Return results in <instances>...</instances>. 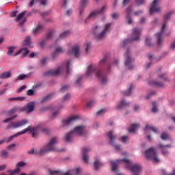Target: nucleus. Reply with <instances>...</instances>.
Returning a JSON list of instances; mask_svg holds the SVG:
<instances>
[{
  "label": "nucleus",
  "mask_w": 175,
  "mask_h": 175,
  "mask_svg": "<svg viewBox=\"0 0 175 175\" xmlns=\"http://www.w3.org/2000/svg\"><path fill=\"white\" fill-rule=\"evenodd\" d=\"M111 23H107L105 25L104 29L102 31V27L100 26H95L94 28V34L96 40H103L109 33H110ZM100 31H102L100 32Z\"/></svg>",
  "instance_id": "f257e3e1"
},
{
  "label": "nucleus",
  "mask_w": 175,
  "mask_h": 175,
  "mask_svg": "<svg viewBox=\"0 0 175 175\" xmlns=\"http://www.w3.org/2000/svg\"><path fill=\"white\" fill-rule=\"evenodd\" d=\"M172 13H173V12H170L164 16V23L163 24V26L161 28V31L156 33V38L157 39L158 47H161V46H162V44H163L164 39H163V37L162 36V35H163V33H165V30L166 29V28L167 27V24L166 23V22L168 20H170V16H172Z\"/></svg>",
  "instance_id": "f03ea898"
},
{
  "label": "nucleus",
  "mask_w": 175,
  "mask_h": 175,
  "mask_svg": "<svg viewBox=\"0 0 175 175\" xmlns=\"http://www.w3.org/2000/svg\"><path fill=\"white\" fill-rule=\"evenodd\" d=\"M116 162L118 163H122V162H125L126 167L129 169L135 175L140 174V172H142V165L139 164H134L132 165V161L127 159H117Z\"/></svg>",
  "instance_id": "7ed1b4c3"
},
{
  "label": "nucleus",
  "mask_w": 175,
  "mask_h": 175,
  "mask_svg": "<svg viewBox=\"0 0 175 175\" xmlns=\"http://www.w3.org/2000/svg\"><path fill=\"white\" fill-rule=\"evenodd\" d=\"M72 60L67 61L66 65L63 64L62 66L59 67L57 70H50L45 72L44 76H58L61 72H64V69L67 70V75L70 73V64Z\"/></svg>",
  "instance_id": "20e7f679"
},
{
  "label": "nucleus",
  "mask_w": 175,
  "mask_h": 175,
  "mask_svg": "<svg viewBox=\"0 0 175 175\" xmlns=\"http://www.w3.org/2000/svg\"><path fill=\"white\" fill-rule=\"evenodd\" d=\"M85 133V126H78L68 133L66 136V141L70 142L73 139L74 136L79 135V136H83Z\"/></svg>",
  "instance_id": "39448f33"
},
{
  "label": "nucleus",
  "mask_w": 175,
  "mask_h": 175,
  "mask_svg": "<svg viewBox=\"0 0 175 175\" xmlns=\"http://www.w3.org/2000/svg\"><path fill=\"white\" fill-rule=\"evenodd\" d=\"M58 143V137H55L51 139L49 143L45 146L44 152L47 154V152H51V151H62L61 150H58L57 148L54 147L55 144Z\"/></svg>",
  "instance_id": "423d86ee"
},
{
  "label": "nucleus",
  "mask_w": 175,
  "mask_h": 175,
  "mask_svg": "<svg viewBox=\"0 0 175 175\" xmlns=\"http://www.w3.org/2000/svg\"><path fill=\"white\" fill-rule=\"evenodd\" d=\"M145 156L147 159H150V161H154L158 163L159 162V159H158V155L157 154V151H155V148H150L145 151Z\"/></svg>",
  "instance_id": "0eeeda50"
},
{
  "label": "nucleus",
  "mask_w": 175,
  "mask_h": 175,
  "mask_svg": "<svg viewBox=\"0 0 175 175\" xmlns=\"http://www.w3.org/2000/svg\"><path fill=\"white\" fill-rule=\"evenodd\" d=\"M28 124V120L27 119H23L16 122H11L7 126V129H16L17 128H21Z\"/></svg>",
  "instance_id": "6e6552de"
},
{
  "label": "nucleus",
  "mask_w": 175,
  "mask_h": 175,
  "mask_svg": "<svg viewBox=\"0 0 175 175\" xmlns=\"http://www.w3.org/2000/svg\"><path fill=\"white\" fill-rule=\"evenodd\" d=\"M140 33H142V30L139 28H135L131 36V40H125L123 41V47H125L128 43H131L132 40H139Z\"/></svg>",
  "instance_id": "1a4fd4ad"
},
{
  "label": "nucleus",
  "mask_w": 175,
  "mask_h": 175,
  "mask_svg": "<svg viewBox=\"0 0 175 175\" xmlns=\"http://www.w3.org/2000/svg\"><path fill=\"white\" fill-rule=\"evenodd\" d=\"M124 57H125V62H124L125 66L129 68V69H131V70L133 69V66L131 65V64H132V62H133L135 59L132 58V56L131 55V52H129V49H127L126 53L124 54Z\"/></svg>",
  "instance_id": "9d476101"
},
{
  "label": "nucleus",
  "mask_w": 175,
  "mask_h": 175,
  "mask_svg": "<svg viewBox=\"0 0 175 175\" xmlns=\"http://www.w3.org/2000/svg\"><path fill=\"white\" fill-rule=\"evenodd\" d=\"M105 9H106L105 6H103L100 10H96L93 12H92L89 16L86 18V19L85 20V23L87 24V23L88 22V20H91L92 18H95V17H96L97 14H103L104 12H105Z\"/></svg>",
  "instance_id": "9b49d317"
},
{
  "label": "nucleus",
  "mask_w": 175,
  "mask_h": 175,
  "mask_svg": "<svg viewBox=\"0 0 175 175\" xmlns=\"http://www.w3.org/2000/svg\"><path fill=\"white\" fill-rule=\"evenodd\" d=\"M21 111H25L27 114L32 113L35 110V101L29 102L24 107L21 108Z\"/></svg>",
  "instance_id": "f8f14e48"
},
{
  "label": "nucleus",
  "mask_w": 175,
  "mask_h": 175,
  "mask_svg": "<svg viewBox=\"0 0 175 175\" xmlns=\"http://www.w3.org/2000/svg\"><path fill=\"white\" fill-rule=\"evenodd\" d=\"M159 0H154L152 2V5L150 7V14H152L154 13H159V12H161V7H159V5H158V1Z\"/></svg>",
  "instance_id": "ddd939ff"
},
{
  "label": "nucleus",
  "mask_w": 175,
  "mask_h": 175,
  "mask_svg": "<svg viewBox=\"0 0 175 175\" xmlns=\"http://www.w3.org/2000/svg\"><path fill=\"white\" fill-rule=\"evenodd\" d=\"M96 77H97V79L102 80L101 81L102 84H106V83H107V77H106V75L103 74V71L102 70H99L96 73Z\"/></svg>",
  "instance_id": "4468645a"
},
{
  "label": "nucleus",
  "mask_w": 175,
  "mask_h": 175,
  "mask_svg": "<svg viewBox=\"0 0 175 175\" xmlns=\"http://www.w3.org/2000/svg\"><path fill=\"white\" fill-rule=\"evenodd\" d=\"M36 131V127L31 128V126H29L26 129H24L21 131H18L14 135L15 137H17V136H20V135H24L27 133V132H35Z\"/></svg>",
  "instance_id": "2eb2a0df"
},
{
  "label": "nucleus",
  "mask_w": 175,
  "mask_h": 175,
  "mask_svg": "<svg viewBox=\"0 0 175 175\" xmlns=\"http://www.w3.org/2000/svg\"><path fill=\"white\" fill-rule=\"evenodd\" d=\"M158 148H160L161 150V153L163 155L166 156L167 154H169V151L166 148H172V146L170 144L167 145H163V144H159L158 146Z\"/></svg>",
  "instance_id": "dca6fc26"
},
{
  "label": "nucleus",
  "mask_w": 175,
  "mask_h": 175,
  "mask_svg": "<svg viewBox=\"0 0 175 175\" xmlns=\"http://www.w3.org/2000/svg\"><path fill=\"white\" fill-rule=\"evenodd\" d=\"M78 118H79L78 116L70 117L67 120H63L62 124L63 125H70V124H72V122H75V121H76V120H77Z\"/></svg>",
  "instance_id": "f3484780"
},
{
  "label": "nucleus",
  "mask_w": 175,
  "mask_h": 175,
  "mask_svg": "<svg viewBox=\"0 0 175 175\" xmlns=\"http://www.w3.org/2000/svg\"><path fill=\"white\" fill-rule=\"evenodd\" d=\"M64 51H65V49L62 46L57 47L53 53V57L57 58V57H58L59 54L64 53Z\"/></svg>",
  "instance_id": "a211bd4d"
},
{
  "label": "nucleus",
  "mask_w": 175,
  "mask_h": 175,
  "mask_svg": "<svg viewBox=\"0 0 175 175\" xmlns=\"http://www.w3.org/2000/svg\"><path fill=\"white\" fill-rule=\"evenodd\" d=\"M107 137L109 139V144L114 146V141L117 139V135L113 134V131L108 132Z\"/></svg>",
  "instance_id": "6ab92c4d"
},
{
  "label": "nucleus",
  "mask_w": 175,
  "mask_h": 175,
  "mask_svg": "<svg viewBox=\"0 0 175 175\" xmlns=\"http://www.w3.org/2000/svg\"><path fill=\"white\" fill-rule=\"evenodd\" d=\"M69 54H74L75 57H77L80 55V46H74L71 51L69 52Z\"/></svg>",
  "instance_id": "aec40b11"
},
{
  "label": "nucleus",
  "mask_w": 175,
  "mask_h": 175,
  "mask_svg": "<svg viewBox=\"0 0 175 175\" xmlns=\"http://www.w3.org/2000/svg\"><path fill=\"white\" fill-rule=\"evenodd\" d=\"M91 151L90 148H83V160L85 163H88V155H87V152Z\"/></svg>",
  "instance_id": "412c9836"
},
{
  "label": "nucleus",
  "mask_w": 175,
  "mask_h": 175,
  "mask_svg": "<svg viewBox=\"0 0 175 175\" xmlns=\"http://www.w3.org/2000/svg\"><path fill=\"white\" fill-rule=\"evenodd\" d=\"M96 72V68H92V65H90L88 67V70L86 72V76L87 77H90V76H92L94 72Z\"/></svg>",
  "instance_id": "4be33fe9"
},
{
  "label": "nucleus",
  "mask_w": 175,
  "mask_h": 175,
  "mask_svg": "<svg viewBox=\"0 0 175 175\" xmlns=\"http://www.w3.org/2000/svg\"><path fill=\"white\" fill-rule=\"evenodd\" d=\"M42 31H43V25L40 23H38L36 28L33 29V33L34 35H39Z\"/></svg>",
  "instance_id": "5701e85b"
},
{
  "label": "nucleus",
  "mask_w": 175,
  "mask_h": 175,
  "mask_svg": "<svg viewBox=\"0 0 175 175\" xmlns=\"http://www.w3.org/2000/svg\"><path fill=\"white\" fill-rule=\"evenodd\" d=\"M140 126V124L139 123H134L131 124V128L129 129V133H135L137 129H139Z\"/></svg>",
  "instance_id": "b1692460"
},
{
  "label": "nucleus",
  "mask_w": 175,
  "mask_h": 175,
  "mask_svg": "<svg viewBox=\"0 0 175 175\" xmlns=\"http://www.w3.org/2000/svg\"><path fill=\"white\" fill-rule=\"evenodd\" d=\"M126 12H127V16L126 17V20H129L128 24H132L133 21H132V18H131V12H132V8L129 7L126 10Z\"/></svg>",
  "instance_id": "393cba45"
},
{
  "label": "nucleus",
  "mask_w": 175,
  "mask_h": 175,
  "mask_svg": "<svg viewBox=\"0 0 175 175\" xmlns=\"http://www.w3.org/2000/svg\"><path fill=\"white\" fill-rule=\"evenodd\" d=\"M49 171L50 175H69V172L63 173L59 170L51 171V170H49Z\"/></svg>",
  "instance_id": "a878e982"
},
{
  "label": "nucleus",
  "mask_w": 175,
  "mask_h": 175,
  "mask_svg": "<svg viewBox=\"0 0 175 175\" xmlns=\"http://www.w3.org/2000/svg\"><path fill=\"white\" fill-rule=\"evenodd\" d=\"M11 76L12 72L10 71H5L0 75V79H9Z\"/></svg>",
  "instance_id": "bb28decb"
},
{
  "label": "nucleus",
  "mask_w": 175,
  "mask_h": 175,
  "mask_svg": "<svg viewBox=\"0 0 175 175\" xmlns=\"http://www.w3.org/2000/svg\"><path fill=\"white\" fill-rule=\"evenodd\" d=\"M149 85H152V87H164L163 83L156 81H149Z\"/></svg>",
  "instance_id": "cd10ccee"
},
{
  "label": "nucleus",
  "mask_w": 175,
  "mask_h": 175,
  "mask_svg": "<svg viewBox=\"0 0 175 175\" xmlns=\"http://www.w3.org/2000/svg\"><path fill=\"white\" fill-rule=\"evenodd\" d=\"M0 158H3L4 159L9 158V152L6 150H1L0 151Z\"/></svg>",
  "instance_id": "c85d7f7f"
},
{
  "label": "nucleus",
  "mask_w": 175,
  "mask_h": 175,
  "mask_svg": "<svg viewBox=\"0 0 175 175\" xmlns=\"http://www.w3.org/2000/svg\"><path fill=\"white\" fill-rule=\"evenodd\" d=\"M128 106H129V103H126L125 100H122L117 106V109H124V107H126Z\"/></svg>",
  "instance_id": "c756f323"
},
{
  "label": "nucleus",
  "mask_w": 175,
  "mask_h": 175,
  "mask_svg": "<svg viewBox=\"0 0 175 175\" xmlns=\"http://www.w3.org/2000/svg\"><path fill=\"white\" fill-rule=\"evenodd\" d=\"M27 14V11H23L21 13L18 14L17 17L15 18V23H18L23 17Z\"/></svg>",
  "instance_id": "7c9ffc66"
},
{
  "label": "nucleus",
  "mask_w": 175,
  "mask_h": 175,
  "mask_svg": "<svg viewBox=\"0 0 175 175\" xmlns=\"http://www.w3.org/2000/svg\"><path fill=\"white\" fill-rule=\"evenodd\" d=\"M111 163L112 165L111 170L113 172V173H117L118 172V164L116 163L114 161H111Z\"/></svg>",
  "instance_id": "2f4dec72"
},
{
  "label": "nucleus",
  "mask_w": 175,
  "mask_h": 175,
  "mask_svg": "<svg viewBox=\"0 0 175 175\" xmlns=\"http://www.w3.org/2000/svg\"><path fill=\"white\" fill-rule=\"evenodd\" d=\"M83 47L85 50V53L88 54L90 53V50H91V48L92 47V45L91 44V42H87L83 45Z\"/></svg>",
  "instance_id": "473e14b6"
},
{
  "label": "nucleus",
  "mask_w": 175,
  "mask_h": 175,
  "mask_svg": "<svg viewBox=\"0 0 175 175\" xmlns=\"http://www.w3.org/2000/svg\"><path fill=\"white\" fill-rule=\"evenodd\" d=\"M35 155H39L40 157H43L44 155V147H42L39 150H35Z\"/></svg>",
  "instance_id": "72a5a7b5"
},
{
  "label": "nucleus",
  "mask_w": 175,
  "mask_h": 175,
  "mask_svg": "<svg viewBox=\"0 0 175 175\" xmlns=\"http://www.w3.org/2000/svg\"><path fill=\"white\" fill-rule=\"evenodd\" d=\"M18 111V107L16 106L11 108L8 113L9 116H13V114L17 113Z\"/></svg>",
  "instance_id": "f704fd0d"
},
{
  "label": "nucleus",
  "mask_w": 175,
  "mask_h": 175,
  "mask_svg": "<svg viewBox=\"0 0 175 175\" xmlns=\"http://www.w3.org/2000/svg\"><path fill=\"white\" fill-rule=\"evenodd\" d=\"M145 44L148 47H153L154 46V44L152 42H151V38L147 37L146 38V40H145Z\"/></svg>",
  "instance_id": "c9c22d12"
},
{
  "label": "nucleus",
  "mask_w": 175,
  "mask_h": 175,
  "mask_svg": "<svg viewBox=\"0 0 175 175\" xmlns=\"http://www.w3.org/2000/svg\"><path fill=\"white\" fill-rule=\"evenodd\" d=\"M23 51H26V53L25 54L29 53V50H28V49L23 48V49H20L18 52L15 53L14 54V57H17V55H19V54H21V53H23Z\"/></svg>",
  "instance_id": "e433bc0d"
},
{
  "label": "nucleus",
  "mask_w": 175,
  "mask_h": 175,
  "mask_svg": "<svg viewBox=\"0 0 175 175\" xmlns=\"http://www.w3.org/2000/svg\"><path fill=\"white\" fill-rule=\"evenodd\" d=\"M32 76V72H29L27 75H19L18 76V80H24V79H27V77H31Z\"/></svg>",
  "instance_id": "4c0bfd02"
},
{
  "label": "nucleus",
  "mask_w": 175,
  "mask_h": 175,
  "mask_svg": "<svg viewBox=\"0 0 175 175\" xmlns=\"http://www.w3.org/2000/svg\"><path fill=\"white\" fill-rule=\"evenodd\" d=\"M16 46H9L8 48V51L7 52V55H8V57L12 56V54L14 53V50H16Z\"/></svg>",
  "instance_id": "58836bf2"
},
{
  "label": "nucleus",
  "mask_w": 175,
  "mask_h": 175,
  "mask_svg": "<svg viewBox=\"0 0 175 175\" xmlns=\"http://www.w3.org/2000/svg\"><path fill=\"white\" fill-rule=\"evenodd\" d=\"M54 32L55 31L53 29H51L49 30L48 33L46 34V39H53V36L54 35Z\"/></svg>",
  "instance_id": "ea45409f"
},
{
  "label": "nucleus",
  "mask_w": 175,
  "mask_h": 175,
  "mask_svg": "<svg viewBox=\"0 0 175 175\" xmlns=\"http://www.w3.org/2000/svg\"><path fill=\"white\" fill-rule=\"evenodd\" d=\"M103 166V164L99 161V160H96L94 161V169L95 170H98L100 167H102Z\"/></svg>",
  "instance_id": "a19ab883"
},
{
  "label": "nucleus",
  "mask_w": 175,
  "mask_h": 175,
  "mask_svg": "<svg viewBox=\"0 0 175 175\" xmlns=\"http://www.w3.org/2000/svg\"><path fill=\"white\" fill-rule=\"evenodd\" d=\"M146 129H150L151 131L154 132V133H158V128H157L155 126H150V125L147 124L146 126Z\"/></svg>",
  "instance_id": "79ce46f5"
},
{
  "label": "nucleus",
  "mask_w": 175,
  "mask_h": 175,
  "mask_svg": "<svg viewBox=\"0 0 175 175\" xmlns=\"http://www.w3.org/2000/svg\"><path fill=\"white\" fill-rule=\"evenodd\" d=\"M133 88V85H131L130 88H129V90L123 92L124 95H125L126 96H129V95L132 94Z\"/></svg>",
  "instance_id": "37998d69"
},
{
  "label": "nucleus",
  "mask_w": 175,
  "mask_h": 175,
  "mask_svg": "<svg viewBox=\"0 0 175 175\" xmlns=\"http://www.w3.org/2000/svg\"><path fill=\"white\" fill-rule=\"evenodd\" d=\"M14 118H17V115H12L10 118H8L3 121L4 123L10 122V121H13Z\"/></svg>",
  "instance_id": "c03bdc74"
},
{
  "label": "nucleus",
  "mask_w": 175,
  "mask_h": 175,
  "mask_svg": "<svg viewBox=\"0 0 175 175\" xmlns=\"http://www.w3.org/2000/svg\"><path fill=\"white\" fill-rule=\"evenodd\" d=\"M42 68H44V58H42L38 63V69H40Z\"/></svg>",
  "instance_id": "a18cd8bd"
},
{
  "label": "nucleus",
  "mask_w": 175,
  "mask_h": 175,
  "mask_svg": "<svg viewBox=\"0 0 175 175\" xmlns=\"http://www.w3.org/2000/svg\"><path fill=\"white\" fill-rule=\"evenodd\" d=\"M69 33H70V31H66L62 33L59 35V39H64V38H66V36H68L69 35Z\"/></svg>",
  "instance_id": "49530a36"
},
{
  "label": "nucleus",
  "mask_w": 175,
  "mask_h": 175,
  "mask_svg": "<svg viewBox=\"0 0 175 175\" xmlns=\"http://www.w3.org/2000/svg\"><path fill=\"white\" fill-rule=\"evenodd\" d=\"M24 44L25 46H29L31 44V37L27 36L24 40Z\"/></svg>",
  "instance_id": "de8ad7c7"
},
{
  "label": "nucleus",
  "mask_w": 175,
  "mask_h": 175,
  "mask_svg": "<svg viewBox=\"0 0 175 175\" xmlns=\"http://www.w3.org/2000/svg\"><path fill=\"white\" fill-rule=\"evenodd\" d=\"M94 105H95V101L94 100H90L87 103L86 107H88V109H91Z\"/></svg>",
  "instance_id": "09e8293b"
},
{
  "label": "nucleus",
  "mask_w": 175,
  "mask_h": 175,
  "mask_svg": "<svg viewBox=\"0 0 175 175\" xmlns=\"http://www.w3.org/2000/svg\"><path fill=\"white\" fill-rule=\"evenodd\" d=\"M90 2V0H81V4L82 8H85L88 5V3Z\"/></svg>",
  "instance_id": "8fccbe9b"
},
{
  "label": "nucleus",
  "mask_w": 175,
  "mask_h": 175,
  "mask_svg": "<svg viewBox=\"0 0 175 175\" xmlns=\"http://www.w3.org/2000/svg\"><path fill=\"white\" fill-rule=\"evenodd\" d=\"M152 105L153 106L152 108V113H157V111H158V108L157 107V103H155V101H153Z\"/></svg>",
  "instance_id": "3c124183"
},
{
  "label": "nucleus",
  "mask_w": 175,
  "mask_h": 175,
  "mask_svg": "<svg viewBox=\"0 0 175 175\" xmlns=\"http://www.w3.org/2000/svg\"><path fill=\"white\" fill-rule=\"evenodd\" d=\"M159 79H163L164 81H169V79L166 77V72H164L159 76Z\"/></svg>",
  "instance_id": "603ef678"
},
{
  "label": "nucleus",
  "mask_w": 175,
  "mask_h": 175,
  "mask_svg": "<svg viewBox=\"0 0 175 175\" xmlns=\"http://www.w3.org/2000/svg\"><path fill=\"white\" fill-rule=\"evenodd\" d=\"M37 105L38 107H42L44 105V98H42L41 100H38Z\"/></svg>",
  "instance_id": "864d4df0"
},
{
  "label": "nucleus",
  "mask_w": 175,
  "mask_h": 175,
  "mask_svg": "<svg viewBox=\"0 0 175 175\" xmlns=\"http://www.w3.org/2000/svg\"><path fill=\"white\" fill-rule=\"evenodd\" d=\"M41 127H42V126L40 124L35 127V128H36L35 131H31V132H33L31 134L33 137H36V136H38V135L36 134V131H38V129H40Z\"/></svg>",
  "instance_id": "5fc2aeb1"
},
{
  "label": "nucleus",
  "mask_w": 175,
  "mask_h": 175,
  "mask_svg": "<svg viewBox=\"0 0 175 175\" xmlns=\"http://www.w3.org/2000/svg\"><path fill=\"white\" fill-rule=\"evenodd\" d=\"M35 94V91H33V90L32 89H29L26 92V94L27 95V96H32V95H33Z\"/></svg>",
  "instance_id": "6e6d98bb"
},
{
  "label": "nucleus",
  "mask_w": 175,
  "mask_h": 175,
  "mask_svg": "<svg viewBox=\"0 0 175 175\" xmlns=\"http://www.w3.org/2000/svg\"><path fill=\"white\" fill-rule=\"evenodd\" d=\"M14 147H16V144H11L10 145L7 146L8 151H11L14 150Z\"/></svg>",
  "instance_id": "4d7b16f0"
},
{
  "label": "nucleus",
  "mask_w": 175,
  "mask_h": 175,
  "mask_svg": "<svg viewBox=\"0 0 175 175\" xmlns=\"http://www.w3.org/2000/svg\"><path fill=\"white\" fill-rule=\"evenodd\" d=\"M161 139H162V140H167V139H169V135L163 133L161 135Z\"/></svg>",
  "instance_id": "13d9d810"
},
{
  "label": "nucleus",
  "mask_w": 175,
  "mask_h": 175,
  "mask_svg": "<svg viewBox=\"0 0 175 175\" xmlns=\"http://www.w3.org/2000/svg\"><path fill=\"white\" fill-rule=\"evenodd\" d=\"M25 88H27V85H22L21 88L16 90L17 94H20V92H21L23 90H25Z\"/></svg>",
  "instance_id": "bf43d9fd"
},
{
  "label": "nucleus",
  "mask_w": 175,
  "mask_h": 175,
  "mask_svg": "<svg viewBox=\"0 0 175 175\" xmlns=\"http://www.w3.org/2000/svg\"><path fill=\"white\" fill-rule=\"evenodd\" d=\"M27 163H25L24 161H21L16 164V166L18 167H24V166H26Z\"/></svg>",
  "instance_id": "052dcab7"
},
{
  "label": "nucleus",
  "mask_w": 175,
  "mask_h": 175,
  "mask_svg": "<svg viewBox=\"0 0 175 175\" xmlns=\"http://www.w3.org/2000/svg\"><path fill=\"white\" fill-rule=\"evenodd\" d=\"M107 110L106 109H103L98 111H97L96 114L97 116H103V114H105L106 113Z\"/></svg>",
  "instance_id": "680f3d73"
},
{
  "label": "nucleus",
  "mask_w": 175,
  "mask_h": 175,
  "mask_svg": "<svg viewBox=\"0 0 175 175\" xmlns=\"http://www.w3.org/2000/svg\"><path fill=\"white\" fill-rule=\"evenodd\" d=\"M70 99V95L69 94H67L63 98V102H67V100H69Z\"/></svg>",
  "instance_id": "e2e57ef3"
},
{
  "label": "nucleus",
  "mask_w": 175,
  "mask_h": 175,
  "mask_svg": "<svg viewBox=\"0 0 175 175\" xmlns=\"http://www.w3.org/2000/svg\"><path fill=\"white\" fill-rule=\"evenodd\" d=\"M68 90H69V85H67L63 86L60 90V91L61 92H65V91H68Z\"/></svg>",
  "instance_id": "0e129e2a"
},
{
  "label": "nucleus",
  "mask_w": 175,
  "mask_h": 175,
  "mask_svg": "<svg viewBox=\"0 0 175 175\" xmlns=\"http://www.w3.org/2000/svg\"><path fill=\"white\" fill-rule=\"evenodd\" d=\"M121 140L123 143H126V142H128V140H129V138L128 137V136H122L121 137Z\"/></svg>",
  "instance_id": "69168bd1"
},
{
  "label": "nucleus",
  "mask_w": 175,
  "mask_h": 175,
  "mask_svg": "<svg viewBox=\"0 0 175 175\" xmlns=\"http://www.w3.org/2000/svg\"><path fill=\"white\" fill-rule=\"evenodd\" d=\"M157 93L155 92H152L150 93H149L147 96H146V99H150V98H151V96H153V95H155Z\"/></svg>",
  "instance_id": "338daca9"
},
{
  "label": "nucleus",
  "mask_w": 175,
  "mask_h": 175,
  "mask_svg": "<svg viewBox=\"0 0 175 175\" xmlns=\"http://www.w3.org/2000/svg\"><path fill=\"white\" fill-rule=\"evenodd\" d=\"M161 172L163 175H175V169L173 170V173L171 174H166V170H161Z\"/></svg>",
  "instance_id": "774afa93"
}]
</instances>
